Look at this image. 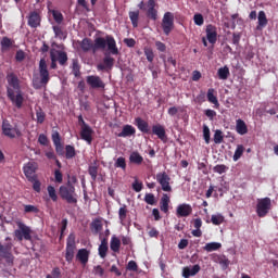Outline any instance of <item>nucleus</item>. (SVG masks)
<instances>
[{
  "mask_svg": "<svg viewBox=\"0 0 278 278\" xmlns=\"http://www.w3.org/2000/svg\"><path fill=\"white\" fill-rule=\"evenodd\" d=\"M270 211V198H263L257 200L256 213L260 218H264Z\"/></svg>",
  "mask_w": 278,
  "mask_h": 278,
  "instance_id": "9d476101",
  "label": "nucleus"
},
{
  "mask_svg": "<svg viewBox=\"0 0 278 278\" xmlns=\"http://www.w3.org/2000/svg\"><path fill=\"white\" fill-rule=\"evenodd\" d=\"M136 136V128L131 125H124L122 131L117 134V138H129Z\"/></svg>",
  "mask_w": 278,
  "mask_h": 278,
  "instance_id": "aec40b11",
  "label": "nucleus"
},
{
  "mask_svg": "<svg viewBox=\"0 0 278 278\" xmlns=\"http://www.w3.org/2000/svg\"><path fill=\"white\" fill-rule=\"evenodd\" d=\"M93 273L94 275H99V277H103L105 270L103 269V267H101V265H98L93 267Z\"/></svg>",
  "mask_w": 278,
  "mask_h": 278,
  "instance_id": "69168bd1",
  "label": "nucleus"
},
{
  "mask_svg": "<svg viewBox=\"0 0 278 278\" xmlns=\"http://www.w3.org/2000/svg\"><path fill=\"white\" fill-rule=\"evenodd\" d=\"M203 138L206 144H210L211 135H210V127L207 125H203Z\"/></svg>",
  "mask_w": 278,
  "mask_h": 278,
  "instance_id": "8fccbe9b",
  "label": "nucleus"
},
{
  "mask_svg": "<svg viewBox=\"0 0 278 278\" xmlns=\"http://www.w3.org/2000/svg\"><path fill=\"white\" fill-rule=\"evenodd\" d=\"M108 239H102L101 244L99 245L98 253L102 260H105L108 257Z\"/></svg>",
  "mask_w": 278,
  "mask_h": 278,
  "instance_id": "c85d7f7f",
  "label": "nucleus"
},
{
  "mask_svg": "<svg viewBox=\"0 0 278 278\" xmlns=\"http://www.w3.org/2000/svg\"><path fill=\"white\" fill-rule=\"evenodd\" d=\"M127 270L136 273V270H138V264L135 261H130L127 265Z\"/></svg>",
  "mask_w": 278,
  "mask_h": 278,
  "instance_id": "338daca9",
  "label": "nucleus"
},
{
  "mask_svg": "<svg viewBox=\"0 0 278 278\" xmlns=\"http://www.w3.org/2000/svg\"><path fill=\"white\" fill-rule=\"evenodd\" d=\"M214 172L223 175V173H227V166L225 165H217L214 167Z\"/></svg>",
  "mask_w": 278,
  "mask_h": 278,
  "instance_id": "0e129e2a",
  "label": "nucleus"
},
{
  "mask_svg": "<svg viewBox=\"0 0 278 278\" xmlns=\"http://www.w3.org/2000/svg\"><path fill=\"white\" fill-rule=\"evenodd\" d=\"M28 181L33 184V190H35V192H40L42 185L40 184V180H38V176L33 179H28Z\"/></svg>",
  "mask_w": 278,
  "mask_h": 278,
  "instance_id": "79ce46f5",
  "label": "nucleus"
},
{
  "mask_svg": "<svg viewBox=\"0 0 278 278\" xmlns=\"http://www.w3.org/2000/svg\"><path fill=\"white\" fill-rule=\"evenodd\" d=\"M206 40L211 43V45H216V40H218V30L216 28V26L208 24L206 26Z\"/></svg>",
  "mask_w": 278,
  "mask_h": 278,
  "instance_id": "2eb2a0df",
  "label": "nucleus"
},
{
  "mask_svg": "<svg viewBox=\"0 0 278 278\" xmlns=\"http://www.w3.org/2000/svg\"><path fill=\"white\" fill-rule=\"evenodd\" d=\"M24 212L25 214H38L39 211L36 205L26 204L24 205Z\"/></svg>",
  "mask_w": 278,
  "mask_h": 278,
  "instance_id": "de8ad7c7",
  "label": "nucleus"
},
{
  "mask_svg": "<svg viewBox=\"0 0 278 278\" xmlns=\"http://www.w3.org/2000/svg\"><path fill=\"white\" fill-rule=\"evenodd\" d=\"M200 270H201V266L199 265H193L192 267H184L182 277L184 278L194 277V275H197Z\"/></svg>",
  "mask_w": 278,
  "mask_h": 278,
  "instance_id": "5701e85b",
  "label": "nucleus"
},
{
  "mask_svg": "<svg viewBox=\"0 0 278 278\" xmlns=\"http://www.w3.org/2000/svg\"><path fill=\"white\" fill-rule=\"evenodd\" d=\"M161 25L165 36H169L175 27V15L172 12H166Z\"/></svg>",
  "mask_w": 278,
  "mask_h": 278,
  "instance_id": "6e6552de",
  "label": "nucleus"
},
{
  "mask_svg": "<svg viewBox=\"0 0 278 278\" xmlns=\"http://www.w3.org/2000/svg\"><path fill=\"white\" fill-rule=\"evenodd\" d=\"M192 214V205L190 204H179L176 208V216L178 218H188Z\"/></svg>",
  "mask_w": 278,
  "mask_h": 278,
  "instance_id": "4468645a",
  "label": "nucleus"
},
{
  "mask_svg": "<svg viewBox=\"0 0 278 278\" xmlns=\"http://www.w3.org/2000/svg\"><path fill=\"white\" fill-rule=\"evenodd\" d=\"M217 76L219 79H228L229 78V67H227V65H225L224 67H220L217 71Z\"/></svg>",
  "mask_w": 278,
  "mask_h": 278,
  "instance_id": "4c0bfd02",
  "label": "nucleus"
},
{
  "mask_svg": "<svg viewBox=\"0 0 278 278\" xmlns=\"http://www.w3.org/2000/svg\"><path fill=\"white\" fill-rule=\"evenodd\" d=\"M36 116H37V123H39L40 125H42V123H45V118H46V115H45V112H42V109H39V110L36 112Z\"/></svg>",
  "mask_w": 278,
  "mask_h": 278,
  "instance_id": "6e6d98bb",
  "label": "nucleus"
},
{
  "mask_svg": "<svg viewBox=\"0 0 278 278\" xmlns=\"http://www.w3.org/2000/svg\"><path fill=\"white\" fill-rule=\"evenodd\" d=\"M127 205H123L119 207L118 210V218H119V222L121 224L123 225V223H125V220L127 219Z\"/></svg>",
  "mask_w": 278,
  "mask_h": 278,
  "instance_id": "a19ab883",
  "label": "nucleus"
},
{
  "mask_svg": "<svg viewBox=\"0 0 278 278\" xmlns=\"http://www.w3.org/2000/svg\"><path fill=\"white\" fill-rule=\"evenodd\" d=\"M258 25L256 26V29L262 30L263 27H266L268 25V18L266 17V13L264 11L258 12L257 16Z\"/></svg>",
  "mask_w": 278,
  "mask_h": 278,
  "instance_id": "c756f323",
  "label": "nucleus"
},
{
  "mask_svg": "<svg viewBox=\"0 0 278 278\" xmlns=\"http://www.w3.org/2000/svg\"><path fill=\"white\" fill-rule=\"evenodd\" d=\"M59 194L61 199L72 205H75V203H77V193H75V186H73L71 181L60 187Z\"/></svg>",
  "mask_w": 278,
  "mask_h": 278,
  "instance_id": "20e7f679",
  "label": "nucleus"
},
{
  "mask_svg": "<svg viewBox=\"0 0 278 278\" xmlns=\"http://www.w3.org/2000/svg\"><path fill=\"white\" fill-rule=\"evenodd\" d=\"M76 260L81 264V266H86V264H88V260H90V250L79 249L76 254Z\"/></svg>",
  "mask_w": 278,
  "mask_h": 278,
  "instance_id": "f3484780",
  "label": "nucleus"
},
{
  "mask_svg": "<svg viewBox=\"0 0 278 278\" xmlns=\"http://www.w3.org/2000/svg\"><path fill=\"white\" fill-rule=\"evenodd\" d=\"M214 142H215V144H220V142H223V131L222 130H215Z\"/></svg>",
  "mask_w": 278,
  "mask_h": 278,
  "instance_id": "5fc2aeb1",
  "label": "nucleus"
},
{
  "mask_svg": "<svg viewBox=\"0 0 278 278\" xmlns=\"http://www.w3.org/2000/svg\"><path fill=\"white\" fill-rule=\"evenodd\" d=\"M38 142H39V144L47 147V144H49V138H47L45 134H41L38 137Z\"/></svg>",
  "mask_w": 278,
  "mask_h": 278,
  "instance_id": "4d7b16f0",
  "label": "nucleus"
},
{
  "mask_svg": "<svg viewBox=\"0 0 278 278\" xmlns=\"http://www.w3.org/2000/svg\"><path fill=\"white\" fill-rule=\"evenodd\" d=\"M86 81L88 86H90V88H105V84L103 83V80H101V77L99 76H87Z\"/></svg>",
  "mask_w": 278,
  "mask_h": 278,
  "instance_id": "a211bd4d",
  "label": "nucleus"
},
{
  "mask_svg": "<svg viewBox=\"0 0 278 278\" xmlns=\"http://www.w3.org/2000/svg\"><path fill=\"white\" fill-rule=\"evenodd\" d=\"M243 153H244V146L238 144L235 151V154L232 156L233 162H238V160L242 157Z\"/></svg>",
  "mask_w": 278,
  "mask_h": 278,
  "instance_id": "ea45409f",
  "label": "nucleus"
},
{
  "mask_svg": "<svg viewBox=\"0 0 278 278\" xmlns=\"http://www.w3.org/2000/svg\"><path fill=\"white\" fill-rule=\"evenodd\" d=\"M53 31L55 38H60V40H64L66 38V33H63L60 26H53Z\"/></svg>",
  "mask_w": 278,
  "mask_h": 278,
  "instance_id": "c03bdc74",
  "label": "nucleus"
},
{
  "mask_svg": "<svg viewBox=\"0 0 278 278\" xmlns=\"http://www.w3.org/2000/svg\"><path fill=\"white\" fill-rule=\"evenodd\" d=\"M135 125L138 127L139 131L142 134H149L150 128H149V123L140 117H137L135 119Z\"/></svg>",
  "mask_w": 278,
  "mask_h": 278,
  "instance_id": "b1692460",
  "label": "nucleus"
},
{
  "mask_svg": "<svg viewBox=\"0 0 278 278\" xmlns=\"http://www.w3.org/2000/svg\"><path fill=\"white\" fill-rule=\"evenodd\" d=\"M110 249L113 253H118V251H121V239H118L116 235H113L111 238Z\"/></svg>",
  "mask_w": 278,
  "mask_h": 278,
  "instance_id": "7c9ffc66",
  "label": "nucleus"
},
{
  "mask_svg": "<svg viewBox=\"0 0 278 278\" xmlns=\"http://www.w3.org/2000/svg\"><path fill=\"white\" fill-rule=\"evenodd\" d=\"M105 47H108V51L111 53V55H118L121 53L118 51V47L116 46V40L112 36L98 37L94 40V43L92 42V39L85 38L80 41V49L85 53H88V51L97 52L99 49L104 50Z\"/></svg>",
  "mask_w": 278,
  "mask_h": 278,
  "instance_id": "f257e3e1",
  "label": "nucleus"
},
{
  "mask_svg": "<svg viewBox=\"0 0 278 278\" xmlns=\"http://www.w3.org/2000/svg\"><path fill=\"white\" fill-rule=\"evenodd\" d=\"M215 262H217V264H219L224 270H227L229 267V258L225 255H217L215 257Z\"/></svg>",
  "mask_w": 278,
  "mask_h": 278,
  "instance_id": "473e14b6",
  "label": "nucleus"
},
{
  "mask_svg": "<svg viewBox=\"0 0 278 278\" xmlns=\"http://www.w3.org/2000/svg\"><path fill=\"white\" fill-rule=\"evenodd\" d=\"M5 242L7 243H4V244H2L0 242V255L7 262L10 263V262L14 261V256L12 255V249H13L14 244L12 243V238L11 237H7Z\"/></svg>",
  "mask_w": 278,
  "mask_h": 278,
  "instance_id": "0eeeda50",
  "label": "nucleus"
},
{
  "mask_svg": "<svg viewBox=\"0 0 278 278\" xmlns=\"http://www.w3.org/2000/svg\"><path fill=\"white\" fill-rule=\"evenodd\" d=\"M156 181L160 184L163 192H173V187H170V176L166 172L156 174Z\"/></svg>",
  "mask_w": 278,
  "mask_h": 278,
  "instance_id": "1a4fd4ad",
  "label": "nucleus"
},
{
  "mask_svg": "<svg viewBox=\"0 0 278 278\" xmlns=\"http://www.w3.org/2000/svg\"><path fill=\"white\" fill-rule=\"evenodd\" d=\"M205 116L210 118V121H214V117L216 116V111L208 109L204 111Z\"/></svg>",
  "mask_w": 278,
  "mask_h": 278,
  "instance_id": "052dcab7",
  "label": "nucleus"
},
{
  "mask_svg": "<svg viewBox=\"0 0 278 278\" xmlns=\"http://www.w3.org/2000/svg\"><path fill=\"white\" fill-rule=\"evenodd\" d=\"M0 45L2 53H5L7 51H10V48L12 47V45H14V41L8 37H3L0 41Z\"/></svg>",
  "mask_w": 278,
  "mask_h": 278,
  "instance_id": "2f4dec72",
  "label": "nucleus"
},
{
  "mask_svg": "<svg viewBox=\"0 0 278 278\" xmlns=\"http://www.w3.org/2000/svg\"><path fill=\"white\" fill-rule=\"evenodd\" d=\"M54 179H55L56 184H62L63 176H62V172H60V169L54 170Z\"/></svg>",
  "mask_w": 278,
  "mask_h": 278,
  "instance_id": "bf43d9fd",
  "label": "nucleus"
},
{
  "mask_svg": "<svg viewBox=\"0 0 278 278\" xmlns=\"http://www.w3.org/2000/svg\"><path fill=\"white\" fill-rule=\"evenodd\" d=\"M80 137L85 142L92 144V128L89 126L81 127Z\"/></svg>",
  "mask_w": 278,
  "mask_h": 278,
  "instance_id": "4be33fe9",
  "label": "nucleus"
},
{
  "mask_svg": "<svg viewBox=\"0 0 278 278\" xmlns=\"http://www.w3.org/2000/svg\"><path fill=\"white\" fill-rule=\"evenodd\" d=\"M170 203V197L168 194L163 193L160 202L161 212H164V214H168V205Z\"/></svg>",
  "mask_w": 278,
  "mask_h": 278,
  "instance_id": "bb28decb",
  "label": "nucleus"
},
{
  "mask_svg": "<svg viewBox=\"0 0 278 278\" xmlns=\"http://www.w3.org/2000/svg\"><path fill=\"white\" fill-rule=\"evenodd\" d=\"M92 227H93L96 233H99V231H101L103 229V225L99 220H94L92 223Z\"/></svg>",
  "mask_w": 278,
  "mask_h": 278,
  "instance_id": "680f3d73",
  "label": "nucleus"
},
{
  "mask_svg": "<svg viewBox=\"0 0 278 278\" xmlns=\"http://www.w3.org/2000/svg\"><path fill=\"white\" fill-rule=\"evenodd\" d=\"M152 134H154V136H157V138L163 142L164 140H166V129L160 124L152 126Z\"/></svg>",
  "mask_w": 278,
  "mask_h": 278,
  "instance_id": "412c9836",
  "label": "nucleus"
},
{
  "mask_svg": "<svg viewBox=\"0 0 278 278\" xmlns=\"http://www.w3.org/2000/svg\"><path fill=\"white\" fill-rule=\"evenodd\" d=\"M17 229L14 230V236L18 242H23V240H31V228L25 223L17 220L16 222Z\"/></svg>",
  "mask_w": 278,
  "mask_h": 278,
  "instance_id": "39448f33",
  "label": "nucleus"
},
{
  "mask_svg": "<svg viewBox=\"0 0 278 278\" xmlns=\"http://www.w3.org/2000/svg\"><path fill=\"white\" fill-rule=\"evenodd\" d=\"M144 201L148 205H155V195L153 193H146Z\"/></svg>",
  "mask_w": 278,
  "mask_h": 278,
  "instance_id": "864d4df0",
  "label": "nucleus"
},
{
  "mask_svg": "<svg viewBox=\"0 0 278 278\" xmlns=\"http://www.w3.org/2000/svg\"><path fill=\"white\" fill-rule=\"evenodd\" d=\"M29 27L36 28L40 26V15L36 12H31L28 16Z\"/></svg>",
  "mask_w": 278,
  "mask_h": 278,
  "instance_id": "a878e982",
  "label": "nucleus"
},
{
  "mask_svg": "<svg viewBox=\"0 0 278 278\" xmlns=\"http://www.w3.org/2000/svg\"><path fill=\"white\" fill-rule=\"evenodd\" d=\"M236 131L240 136H244L245 134L249 132V128L247 127V123L242 119H237L236 122Z\"/></svg>",
  "mask_w": 278,
  "mask_h": 278,
  "instance_id": "cd10ccee",
  "label": "nucleus"
},
{
  "mask_svg": "<svg viewBox=\"0 0 278 278\" xmlns=\"http://www.w3.org/2000/svg\"><path fill=\"white\" fill-rule=\"evenodd\" d=\"M129 18L131 21L132 27H138V21L140 18V11H130Z\"/></svg>",
  "mask_w": 278,
  "mask_h": 278,
  "instance_id": "e433bc0d",
  "label": "nucleus"
},
{
  "mask_svg": "<svg viewBox=\"0 0 278 278\" xmlns=\"http://www.w3.org/2000/svg\"><path fill=\"white\" fill-rule=\"evenodd\" d=\"M77 249V245L75 244V235H70L67 238L66 243V253H65V260L71 264L73 262V258L75 257V250Z\"/></svg>",
  "mask_w": 278,
  "mask_h": 278,
  "instance_id": "9b49d317",
  "label": "nucleus"
},
{
  "mask_svg": "<svg viewBox=\"0 0 278 278\" xmlns=\"http://www.w3.org/2000/svg\"><path fill=\"white\" fill-rule=\"evenodd\" d=\"M144 55L148 62H153V60H155V54L151 48H144Z\"/></svg>",
  "mask_w": 278,
  "mask_h": 278,
  "instance_id": "3c124183",
  "label": "nucleus"
},
{
  "mask_svg": "<svg viewBox=\"0 0 278 278\" xmlns=\"http://www.w3.org/2000/svg\"><path fill=\"white\" fill-rule=\"evenodd\" d=\"M211 223L213 225H223V223H225V216H223V214H220V213L212 215Z\"/></svg>",
  "mask_w": 278,
  "mask_h": 278,
  "instance_id": "58836bf2",
  "label": "nucleus"
},
{
  "mask_svg": "<svg viewBox=\"0 0 278 278\" xmlns=\"http://www.w3.org/2000/svg\"><path fill=\"white\" fill-rule=\"evenodd\" d=\"M36 170H38V163L36 162H28L23 166V173L27 180L38 177Z\"/></svg>",
  "mask_w": 278,
  "mask_h": 278,
  "instance_id": "f8f14e48",
  "label": "nucleus"
},
{
  "mask_svg": "<svg viewBox=\"0 0 278 278\" xmlns=\"http://www.w3.org/2000/svg\"><path fill=\"white\" fill-rule=\"evenodd\" d=\"M193 23L198 25V27H201L205 23V20L202 14L198 13L193 15Z\"/></svg>",
  "mask_w": 278,
  "mask_h": 278,
  "instance_id": "49530a36",
  "label": "nucleus"
},
{
  "mask_svg": "<svg viewBox=\"0 0 278 278\" xmlns=\"http://www.w3.org/2000/svg\"><path fill=\"white\" fill-rule=\"evenodd\" d=\"M52 16L55 21V23H62V21H64V16L62 15V13L60 11L56 10H52Z\"/></svg>",
  "mask_w": 278,
  "mask_h": 278,
  "instance_id": "603ef678",
  "label": "nucleus"
},
{
  "mask_svg": "<svg viewBox=\"0 0 278 278\" xmlns=\"http://www.w3.org/2000/svg\"><path fill=\"white\" fill-rule=\"evenodd\" d=\"M47 191L52 201H58V193L55 192V187L48 186Z\"/></svg>",
  "mask_w": 278,
  "mask_h": 278,
  "instance_id": "09e8293b",
  "label": "nucleus"
},
{
  "mask_svg": "<svg viewBox=\"0 0 278 278\" xmlns=\"http://www.w3.org/2000/svg\"><path fill=\"white\" fill-rule=\"evenodd\" d=\"M114 67V58L112 55L105 53L102 63H99L97 65L98 71H112Z\"/></svg>",
  "mask_w": 278,
  "mask_h": 278,
  "instance_id": "dca6fc26",
  "label": "nucleus"
},
{
  "mask_svg": "<svg viewBox=\"0 0 278 278\" xmlns=\"http://www.w3.org/2000/svg\"><path fill=\"white\" fill-rule=\"evenodd\" d=\"M129 160L131 164H141L144 162V157H142V155H140L138 152H132L129 156Z\"/></svg>",
  "mask_w": 278,
  "mask_h": 278,
  "instance_id": "c9c22d12",
  "label": "nucleus"
},
{
  "mask_svg": "<svg viewBox=\"0 0 278 278\" xmlns=\"http://www.w3.org/2000/svg\"><path fill=\"white\" fill-rule=\"evenodd\" d=\"M132 190L135 192H142V182L138 181L137 179L132 182Z\"/></svg>",
  "mask_w": 278,
  "mask_h": 278,
  "instance_id": "13d9d810",
  "label": "nucleus"
},
{
  "mask_svg": "<svg viewBox=\"0 0 278 278\" xmlns=\"http://www.w3.org/2000/svg\"><path fill=\"white\" fill-rule=\"evenodd\" d=\"M115 167L116 168H122V170H125L127 168V162L125 161V157L119 156L115 161Z\"/></svg>",
  "mask_w": 278,
  "mask_h": 278,
  "instance_id": "37998d69",
  "label": "nucleus"
},
{
  "mask_svg": "<svg viewBox=\"0 0 278 278\" xmlns=\"http://www.w3.org/2000/svg\"><path fill=\"white\" fill-rule=\"evenodd\" d=\"M206 97H207V101L210 103H213L214 108L216 109L220 108V103H218V98L216 97V90H214L213 88H210L207 90Z\"/></svg>",
  "mask_w": 278,
  "mask_h": 278,
  "instance_id": "393cba45",
  "label": "nucleus"
},
{
  "mask_svg": "<svg viewBox=\"0 0 278 278\" xmlns=\"http://www.w3.org/2000/svg\"><path fill=\"white\" fill-rule=\"evenodd\" d=\"M65 157L67 160H73V157H75V148L73 146L65 147Z\"/></svg>",
  "mask_w": 278,
  "mask_h": 278,
  "instance_id": "a18cd8bd",
  "label": "nucleus"
},
{
  "mask_svg": "<svg viewBox=\"0 0 278 278\" xmlns=\"http://www.w3.org/2000/svg\"><path fill=\"white\" fill-rule=\"evenodd\" d=\"M52 141H53V144H60L62 143L61 139H60V132L58 131H54L52 134Z\"/></svg>",
  "mask_w": 278,
  "mask_h": 278,
  "instance_id": "774afa93",
  "label": "nucleus"
},
{
  "mask_svg": "<svg viewBox=\"0 0 278 278\" xmlns=\"http://www.w3.org/2000/svg\"><path fill=\"white\" fill-rule=\"evenodd\" d=\"M88 173L93 181L97 180V175H99V166H97V161H94L93 165H90L88 168Z\"/></svg>",
  "mask_w": 278,
  "mask_h": 278,
  "instance_id": "72a5a7b5",
  "label": "nucleus"
},
{
  "mask_svg": "<svg viewBox=\"0 0 278 278\" xmlns=\"http://www.w3.org/2000/svg\"><path fill=\"white\" fill-rule=\"evenodd\" d=\"M8 97L12 101L15 108H23V102L25 98L23 97V92L21 91V86L18 85V78L14 75H10L8 77Z\"/></svg>",
  "mask_w": 278,
  "mask_h": 278,
  "instance_id": "f03ea898",
  "label": "nucleus"
},
{
  "mask_svg": "<svg viewBox=\"0 0 278 278\" xmlns=\"http://www.w3.org/2000/svg\"><path fill=\"white\" fill-rule=\"evenodd\" d=\"M50 59H54L59 64H61V66H64L66 62H68V55L66 52L55 49L50 51Z\"/></svg>",
  "mask_w": 278,
  "mask_h": 278,
  "instance_id": "ddd939ff",
  "label": "nucleus"
},
{
  "mask_svg": "<svg viewBox=\"0 0 278 278\" xmlns=\"http://www.w3.org/2000/svg\"><path fill=\"white\" fill-rule=\"evenodd\" d=\"M2 134L11 140H14V138H21V136H23L21 129H18V127L16 126L11 125L8 119H4L2 122Z\"/></svg>",
  "mask_w": 278,
  "mask_h": 278,
  "instance_id": "423d86ee",
  "label": "nucleus"
},
{
  "mask_svg": "<svg viewBox=\"0 0 278 278\" xmlns=\"http://www.w3.org/2000/svg\"><path fill=\"white\" fill-rule=\"evenodd\" d=\"M147 16L152 21H157V10H155V0H148L147 2Z\"/></svg>",
  "mask_w": 278,
  "mask_h": 278,
  "instance_id": "6ab92c4d",
  "label": "nucleus"
},
{
  "mask_svg": "<svg viewBox=\"0 0 278 278\" xmlns=\"http://www.w3.org/2000/svg\"><path fill=\"white\" fill-rule=\"evenodd\" d=\"M73 74L75 77H79L80 72H79V63L77 61L73 62Z\"/></svg>",
  "mask_w": 278,
  "mask_h": 278,
  "instance_id": "e2e57ef3",
  "label": "nucleus"
},
{
  "mask_svg": "<svg viewBox=\"0 0 278 278\" xmlns=\"http://www.w3.org/2000/svg\"><path fill=\"white\" fill-rule=\"evenodd\" d=\"M223 244L218 242H210L204 245V251H207V253H212V251H218Z\"/></svg>",
  "mask_w": 278,
  "mask_h": 278,
  "instance_id": "f704fd0d",
  "label": "nucleus"
},
{
  "mask_svg": "<svg viewBox=\"0 0 278 278\" xmlns=\"http://www.w3.org/2000/svg\"><path fill=\"white\" fill-rule=\"evenodd\" d=\"M38 73V75H34L33 77V87L35 90L47 88V84L51 80V76L49 75V65L47 64L46 59H40Z\"/></svg>",
  "mask_w": 278,
  "mask_h": 278,
  "instance_id": "7ed1b4c3",
  "label": "nucleus"
}]
</instances>
